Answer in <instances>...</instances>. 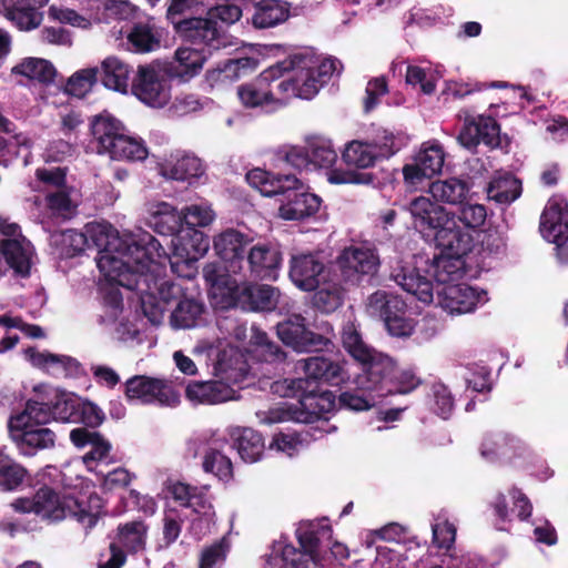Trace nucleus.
<instances>
[{
	"mask_svg": "<svg viewBox=\"0 0 568 568\" xmlns=\"http://www.w3.org/2000/svg\"><path fill=\"white\" fill-rule=\"evenodd\" d=\"M12 73L40 82H50L55 75L54 67L44 59L27 58L12 68Z\"/></svg>",
	"mask_w": 568,
	"mask_h": 568,
	"instance_id": "obj_48",
	"label": "nucleus"
},
{
	"mask_svg": "<svg viewBox=\"0 0 568 568\" xmlns=\"http://www.w3.org/2000/svg\"><path fill=\"white\" fill-rule=\"evenodd\" d=\"M203 468L222 480H230L233 476L231 459L217 450H211L205 455Z\"/></svg>",
	"mask_w": 568,
	"mask_h": 568,
	"instance_id": "obj_64",
	"label": "nucleus"
},
{
	"mask_svg": "<svg viewBox=\"0 0 568 568\" xmlns=\"http://www.w3.org/2000/svg\"><path fill=\"white\" fill-rule=\"evenodd\" d=\"M458 116L464 118V125L458 134L459 143L467 149H475L478 144L495 149L501 146L500 125L490 115H470L468 111H460Z\"/></svg>",
	"mask_w": 568,
	"mask_h": 568,
	"instance_id": "obj_9",
	"label": "nucleus"
},
{
	"mask_svg": "<svg viewBox=\"0 0 568 568\" xmlns=\"http://www.w3.org/2000/svg\"><path fill=\"white\" fill-rule=\"evenodd\" d=\"M246 181L264 196H277L282 195L284 192V182L282 176L260 168L247 172Z\"/></svg>",
	"mask_w": 568,
	"mask_h": 568,
	"instance_id": "obj_43",
	"label": "nucleus"
},
{
	"mask_svg": "<svg viewBox=\"0 0 568 568\" xmlns=\"http://www.w3.org/2000/svg\"><path fill=\"white\" fill-rule=\"evenodd\" d=\"M125 393L130 399H138L143 404L172 407L180 402V395L170 382L144 375L129 378L125 383Z\"/></svg>",
	"mask_w": 568,
	"mask_h": 568,
	"instance_id": "obj_7",
	"label": "nucleus"
},
{
	"mask_svg": "<svg viewBox=\"0 0 568 568\" xmlns=\"http://www.w3.org/2000/svg\"><path fill=\"white\" fill-rule=\"evenodd\" d=\"M480 454L489 462L511 459L517 454V440L505 433L487 434L483 439Z\"/></svg>",
	"mask_w": 568,
	"mask_h": 568,
	"instance_id": "obj_36",
	"label": "nucleus"
},
{
	"mask_svg": "<svg viewBox=\"0 0 568 568\" xmlns=\"http://www.w3.org/2000/svg\"><path fill=\"white\" fill-rule=\"evenodd\" d=\"M342 68L338 59L321 58L313 47L286 48V90L300 99L311 100Z\"/></svg>",
	"mask_w": 568,
	"mask_h": 568,
	"instance_id": "obj_2",
	"label": "nucleus"
},
{
	"mask_svg": "<svg viewBox=\"0 0 568 568\" xmlns=\"http://www.w3.org/2000/svg\"><path fill=\"white\" fill-rule=\"evenodd\" d=\"M432 241L440 251L457 256H466L476 246L473 232L460 226L456 221L455 214H452L448 217V222H445L437 230Z\"/></svg>",
	"mask_w": 568,
	"mask_h": 568,
	"instance_id": "obj_19",
	"label": "nucleus"
},
{
	"mask_svg": "<svg viewBox=\"0 0 568 568\" xmlns=\"http://www.w3.org/2000/svg\"><path fill=\"white\" fill-rule=\"evenodd\" d=\"M230 436L234 442L241 458L246 463H254L260 459L264 450L262 436L248 427H232Z\"/></svg>",
	"mask_w": 568,
	"mask_h": 568,
	"instance_id": "obj_32",
	"label": "nucleus"
},
{
	"mask_svg": "<svg viewBox=\"0 0 568 568\" xmlns=\"http://www.w3.org/2000/svg\"><path fill=\"white\" fill-rule=\"evenodd\" d=\"M283 16L281 0H264L257 6L252 20L256 28H270L277 24Z\"/></svg>",
	"mask_w": 568,
	"mask_h": 568,
	"instance_id": "obj_54",
	"label": "nucleus"
},
{
	"mask_svg": "<svg viewBox=\"0 0 568 568\" xmlns=\"http://www.w3.org/2000/svg\"><path fill=\"white\" fill-rule=\"evenodd\" d=\"M49 17L61 23H68L81 29H89L97 17L93 13L80 14L77 11L62 6H51L48 10Z\"/></svg>",
	"mask_w": 568,
	"mask_h": 568,
	"instance_id": "obj_60",
	"label": "nucleus"
},
{
	"mask_svg": "<svg viewBox=\"0 0 568 568\" xmlns=\"http://www.w3.org/2000/svg\"><path fill=\"white\" fill-rule=\"evenodd\" d=\"M180 36L205 51L219 50L225 43L221 39L216 23L210 18H191L174 24Z\"/></svg>",
	"mask_w": 568,
	"mask_h": 568,
	"instance_id": "obj_18",
	"label": "nucleus"
},
{
	"mask_svg": "<svg viewBox=\"0 0 568 568\" xmlns=\"http://www.w3.org/2000/svg\"><path fill=\"white\" fill-rule=\"evenodd\" d=\"M540 233L545 240L561 247L568 241V203L561 196L548 200L540 216Z\"/></svg>",
	"mask_w": 568,
	"mask_h": 568,
	"instance_id": "obj_16",
	"label": "nucleus"
},
{
	"mask_svg": "<svg viewBox=\"0 0 568 568\" xmlns=\"http://www.w3.org/2000/svg\"><path fill=\"white\" fill-rule=\"evenodd\" d=\"M307 381H291L286 385V398L295 397L296 404H286V419L311 424L328 419V414L337 408L336 396L332 390L308 386Z\"/></svg>",
	"mask_w": 568,
	"mask_h": 568,
	"instance_id": "obj_6",
	"label": "nucleus"
},
{
	"mask_svg": "<svg viewBox=\"0 0 568 568\" xmlns=\"http://www.w3.org/2000/svg\"><path fill=\"white\" fill-rule=\"evenodd\" d=\"M27 356L36 367L44 369L53 376H67L77 372L79 363L67 355H57L48 352L29 349Z\"/></svg>",
	"mask_w": 568,
	"mask_h": 568,
	"instance_id": "obj_29",
	"label": "nucleus"
},
{
	"mask_svg": "<svg viewBox=\"0 0 568 568\" xmlns=\"http://www.w3.org/2000/svg\"><path fill=\"white\" fill-rule=\"evenodd\" d=\"M314 291V306L323 313H332L343 303V290L336 283H328L326 278Z\"/></svg>",
	"mask_w": 568,
	"mask_h": 568,
	"instance_id": "obj_49",
	"label": "nucleus"
},
{
	"mask_svg": "<svg viewBox=\"0 0 568 568\" xmlns=\"http://www.w3.org/2000/svg\"><path fill=\"white\" fill-rule=\"evenodd\" d=\"M247 241L244 235L233 229L215 236L213 246L217 255L224 260H232L242 255Z\"/></svg>",
	"mask_w": 568,
	"mask_h": 568,
	"instance_id": "obj_47",
	"label": "nucleus"
},
{
	"mask_svg": "<svg viewBox=\"0 0 568 568\" xmlns=\"http://www.w3.org/2000/svg\"><path fill=\"white\" fill-rule=\"evenodd\" d=\"M33 191L50 192L67 187V173L63 168H38L34 180L30 183Z\"/></svg>",
	"mask_w": 568,
	"mask_h": 568,
	"instance_id": "obj_44",
	"label": "nucleus"
},
{
	"mask_svg": "<svg viewBox=\"0 0 568 568\" xmlns=\"http://www.w3.org/2000/svg\"><path fill=\"white\" fill-rule=\"evenodd\" d=\"M132 93L144 104L163 108L171 99V85L165 75L149 65H141L132 81Z\"/></svg>",
	"mask_w": 568,
	"mask_h": 568,
	"instance_id": "obj_10",
	"label": "nucleus"
},
{
	"mask_svg": "<svg viewBox=\"0 0 568 568\" xmlns=\"http://www.w3.org/2000/svg\"><path fill=\"white\" fill-rule=\"evenodd\" d=\"M308 152L311 164L318 168H331L337 161V152L335 151L331 140L323 138H314L308 142Z\"/></svg>",
	"mask_w": 568,
	"mask_h": 568,
	"instance_id": "obj_53",
	"label": "nucleus"
},
{
	"mask_svg": "<svg viewBox=\"0 0 568 568\" xmlns=\"http://www.w3.org/2000/svg\"><path fill=\"white\" fill-rule=\"evenodd\" d=\"M71 442L78 447L89 446L82 460L88 470L103 474V467L114 463L111 444L99 433L85 428H75L70 433Z\"/></svg>",
	"mask_w": 568,
	"mask_h": 568,
	"instance_id": "obj_14",
	"label": "nucleus"
},
{
	"mask_svg": "<svg viewBox=\"0 0 568 568\" xmlns=\"http://www.w3.org/2000/svg\"><path fill=\"white\" fill-rule=\"evenodd\" d=\"M230 551V542L226 537L204 547L199 557V568H220Z\"/></svg>",
	"mask_w": 568,
	"mask_h": 568,
	"instance_id": "obj_58",
	"label": "nucleus"
},
{
	"mask_svg": "<svg viewBox=\"0 0 568 568\" xmlns=\"http://www.w3.org/2000/svg\"><path fill=\"white\" fill-rule=\"evenodd\" d=\"M125 126L110 113H101L93 118L91 131L98 144V152L105 153L112 144L124 133Z\"/></svg>",
	"mask_w": 568,
	"mask_h": 568,
	"instance_id": "obj_27",
	"label": "nucleus"
},
{
	"mask_svg": "<svg viewBox=\"0 0 568 568\" xmlns=\"http://www.w3.org/2000/svg\"><path fill=\"white\" fill-rule=\"evenodd\" d=\"M258 84L267 90V94L280 103L284 94V67L281 62L264 70L258 79Z\"/></svg>",
	"mask_w": 568,
	"mask_h": 568,
	"instance_id": "obj_56",
	"label": "nucleus"
},
{
	"mask_svg": "<svg viewBox=\"0 0 568 568\" xmlns=\"http://www.w3.org/2000/svg\"><path fill=\"white\" fill-rule=\"evenodd\" d=\"M243 295L246 297L251 308L254 311L272 310L280 297V293L277 291L265 284L247 286L243 291Z\"/></svg>",
	"mask_w": 568,
	"mask_h": 568,
	"instance_id": "obj_51",
	"label": "nucleus"
},
{
	"mask_svg": "<svg viewBox=\"0 0 568 568\" xmlns=\"http://www.w3.org/2000/svg\"><path fill=\"white\" fill-rule=\"evenodd\" d=\"M99 74L98 68H87L75 72L65 84V92L77 97L83 98L91 91Z\"/></svg>",
	"mask_w": 568,
	"mask_h": 568,
	"instance_id": "obj_57",
	"label": "nucleus"
},
{
	"mask_svg": "<svg viewBox=\"0 0 568 568\" xmlns=\"http://www.w3.org/2000/svg\"><path fill=\"white\" fill-rule=\"evenodd\" d=\"M173 255L182 262L196 261L209 248V242L203 233L194 231L190 239L174 236L171 240Z\"/></svg>",
	"mask_w": 568,
	"mask_h": 568,
	"instance_id": "obj_41",
	"label": "nucleus"
},
{
	"mask_svg": "<svg viewBox=\"0 0 568 568\" xmlns=\"http://www.w3.org/2000/svg\"><path fill=\"white\" fill-rule=\"evenodd\" d=\"M429 192L437 202L450 205L463 204L470 192L468 179L448 178L429 183Z\"/></svg>",
	"mask_w": 568,
	"mask_h": 568,
	"instance_id": "obj_26",
	"label": "nucleus"
},
{
	"mask_svg": "<svg viewBox=\"0 0 568 568\" xmlns=\"http://www.w3.org/2000/svg\"><path fill=\"white\" fill-rule=\"evenodd\" d=\"M438 305L449 314L473 312L478 302L477 291L466 284H448L437 291Z\"/></svg>",
	"mask_w": 568,
	"mask_h": 568,
	"instance_id": "obj_21",
	"label": "nucleus"
},
{
	"mask_svg": "<svg viewBox=\"0 0 568 568\" xmlns=\"http://www.w3.org/2000/svg\"><path fill=\"white\" fill-rule=\"evenodd\" d=\"M51 420L62 423H85L97 425L102 422L101 410L93 404L84 403L72 394H61L51 407Z\"/></svg>",
	"mask_w": 568,
	"mask_h": 568,
	"instance_id": "obj_17",
	"label": "nucleus"
},
{
	"mask_svg": "<svg viewBox=\"0 0 568 568\" xmlns=\"http://www.w3.org/2000/svg\"><path fill=\"white\" fill-rule=\"evenodd\" d=\"M342 160L349 168L364 170L373 168L378 158L368 141L353 140L345 145Z\"/></svg>",
	"mask_w": 568,
	"mask_h": 568,
	"instance_id": "obj_40",
	"label": "nucleus"
},
{
	"mask_svg": "<svg viewBox=\"0 0 568 568\" xmlns=\"http://www.w3.org/2000/svg\"><path fill=\"white\" fill-rule=\"evenodd\" d=\"M408 211L412 215L414 227L423 235L424 239L430 240L435 236L448 217L452 215L438 202H434L428 197L419 196L414 199Z\"/></svg>",
	"mask_w": 568,
	"mask_h": 568,
	"instance_id": "obj_15",
	"label": "nucleus"
},
{
	"mask_svg": "<svg viewBox=\"0 0 568 568\" xmlns=\"http://www.w3.org/2000/svg\"><path fill=\"white\" fill-rule=\"evenodd\" d=\"M464 256L440 252L432 260L426 273H432V277L425 275L416 266L398 262L392 267L389 277L402 287L403 291L415 296L418 301L429 304L434 298L433 278L438 284H448L463 276Z\"/></svg>",
	"mask_w": 568,
	"mask_h": 568,
	"instance_id": "obj_3",
	"label": "nucleus"
},
{
	"mask_svg": "<svg viewBox=\"0 0 568 568\" xmlns=\"http://www.w3.org/2000/svg\"><path fill=\"white\" fill-rule=\"evenodd\" d=\"M322 200L294 173L286 172V221H306L318 212Z\"/></svg>",
	"mask_w": 568,
	"mask_h": 568,
	"instance_id": "obj_13",
	"label": "nucleus"
},
{
	"mask_svg": "<svg viewBox=\"0 0 568 568\" xmlns=\"http://www.w3.org/2000/svg\"><path fill=\"white\" fill-rule=\"evenodd\" d=\"M1 253L18 274L27 275L30 270L32 247L27 239H2Z\"/></svg>",
	"mask_w": 568,
	"mask_h": 568,
	"instance_id": "obj_33",
	"label": "nucleus"
},
{
	"mask_svg": "<svg viewBox=\"0 0 568 568\" xmlns=\"http://www.w3.org/2000/svg\"><path fill=\"white\" fill-rule=\"evenodd\" d=\"M341 341L343 348L358 365L367 363L368 358L377 352L364 341L358 326L351 321L343 325Z\"/></svg>",
	"mask_w": 568,
	"mask_h": 568,
	"instance_id": "obj_34",
	"label": "nucleus"
},
{
	"mask_svg": "<svg viewBox=\"0 0 568 568\" xmlns=\"http://www.w3.org/2000/svg\"><path fill=\"white\" fill-rule=\"evenodd\" d=\"M45 205L52 216L63 219L71 216L77 206L70 196L68 186L47 194Z\"/></svg>",
	"mask_w": 568,
	"mask_h": 568,
	"instance_id": "obj_59",
	"label": "nucleus"
},
{
	"mask_svg": "<svg viewBox=\"0 0 568 568\" xmlns=\"http://www.w3.org/2000/svg\"><path fill=\"white\" fill-rule=\"evenodd\" d=\"M413 159L417 161L420 166L426 169V172L435 176L442 172L445 152L440 144L427 142L423 144Z\"/></svg>",
	"mask_w": 568,
	"mask_h": 568,
	"instance_id": "obj_52",
	"label": "nucleus"
},
{
	"mask_svg": "<svg viewBox=\"0 0 568 568\" xmlns=\"http://www.w3.org/2000/svg\"><path fill=\"white\" fill-rule=\"evenodd\" d=\"M4 17L12 21L20 30L29 31L38 28L42 22V13L34 7L18 4L4 13Z\"/></svg>",
	"mask_w": 568,
	"mask_h": 568,
	"instance_id": "obj_55",
	"label": "nucleus"
},
{
	"mask_svg": "<svg viewBox=\"0 0 568 568\" xmlns=\"http://www.w3.org/2000/svg\"><path fill=\"white\" fill-rule=\"evenodd\" d=\"M50 422V405L30 399L22 410L9 417L8 429L20 452L23 455L33 456L39 450L55 446L57 435L48 427Z\"/></svg>",
	"mask_w": 568,
	"mask_h": 568,
	"instance_id": "obj_4",
	"label": "nucleus"
},
{
	"mask_svg": "<svg viewBox=\"0 0 568 568\" xmlns=\"http://www.w3.org/2000/svg\"><path fill=\"white\" fill-rule=\"evenodd\" d=\"M288 276L298 288L311 292L326 278L325 265L314 254L293 256Z\"/></svg>",
	"mask_w": 568,
	"mask_h": 568,
	"instance_id": "obj_20",
	"label": "nucleus"
},
{
	"mask_svg": "<svg viewBox=\"0 0 568 568\" xmlns=\"http://www.w3.org/2000/svg\"><path fill=\"white\" fill-rule=\"evenodd\" d=\"M327 521V518L301 521L295 530L300 548L308 554H318L321 539L332 537L333 529Z\"/></svg>",
	"mask_w": 568,
	"mask_h": 568,
	"instance_id": "obj_28",
	"label": "nucleus"
},
{
	"mask_svg": "<svg viewBox=\"0 0 568 568\" xmlns=\"http://www.w3.org/2000/svg\"><path fill=\"white\" fill-rule=\"evenodd\" d=\"M251 268L261 277H276L281 263L280 253L265 245H256L248 254Z\"/></svg>",
	"mask_w": 568,
	"mask_h": 568,
	"instance_id": "obj_39",
	"label": "nucleus"
},
{
	"mask_svg": "<svg viewBox=\"0 0 568 568\" xmlns=\"http://www.w3.org/2000/svg\"><path fill=\"white\" fill-rule=\"evenodd\" d=\"M113 160L140 161L148 156V150L141 140L131 136L128 130L105 152Z\"/></svg>",
	"mask_w": 568,
	"mask_h": 568,
	"instance_id": "obj_42",
	"label": "nucleus"
},
{
	"mask_svg": "<svg viewBox=\"0 0 568 568\" xmlns=\"http://www.w3.org/2000/svg\"><path fill=\"white\" fill-rule=\"evenodd\" d=\"M301 363H303L305 377L294 378L293 381H307L308 386H341L349 379L346 361H334L326 356H313L302 359Z\"/></svg>",
	"mask_w": 568,
	"mask_h": 568,
	"instance_id": "obj_12",
	"label": "nucleus"
},
{
	"mask_svg": "<svg viewBox=\"0 0 568 568\" xmlns=\"http://www.w3.org/2000/svg\"><path fill=\"white\" fill-rule=\"evenodd\" d=\"M185 394L192 403L203 405H215L239 399L236 392L220 381L190 383Z\"/></svg>",
	"mask_w": 568,
	"mask_h": 568,
	"instance_id": "obj_22",
	"label": "nucleus"
},
{
	"mask_svg": "<svg viewBox=\"0 0 568 568\" xmlns=\"http://www.w3.org/2000/svg\"><path fill=\"white\" fill-rule=\"evenodd\" d=\"M163 30L153 23H138L128 34V42L135 52L145 53L161 47Z\"/></svg>",
	"mask_w": 568,
	"mask_h": 568,
	"instance_id": "obj_37",
	"label": "nucleus"
},
{
	"mask_svg": "<svg viewBox=\"0 0 568 568\" xmlns=\"http://www.w3.org/2000/svg\"><path fill=\"white\" fill-rule=\"evenodd\" d=\"M487 197L498 204L508 205L516 201L523 192L521 181L511 173L496 175L488 183Z\"/></svg>",
	"mask_w": 568,
	"mask_h": 568,
	"instance_id": "obj_35",
	"label": "nucleus"
},
{
	"mask_svg": "<svg viewBox=\"0 0 568 568\" xmlns=\"http://www.w3.org/2000/svg\"><path fill=\"white\" fill-rule=\"evenodd\" d=\"M336 264L345 282L359 284L364 276H373L379 267V257L375 248L351 245L336 258Z\"/></svg>",
	"mask_w": 568,
	"mask_h": 568,
	"instance_id": "obj_8",
	"label": "nucleus"
},
{
	"mask_svg": "<svg viewBox=\"0 0 568 568\" xmlns=\"http://www.w3.org/2000/svg\"><path fill=\"white\" fill-rule=\"evenodd\" d=\"M210 55V51H205L204 48L181 47L176 49L174 61L170 67L171 75L183 81L194 78L201 72Z\"/></svg>",
	"mask_w": 568,
	"mask_h": 568,
	"instance_id": "obj_23",
	"label": "nucleus"
},
{
	"mask_svg": "<svg viewBox=\"0 0 568 568\" xmlns=\"http://www.w3.org/2000/svg\"><path fill=\"white\" fill-rule=\"evenodd\" d=\"M89 501L94 505V509L88 510L77 499L70 496L60 497L52 489L44 487L32 498L16 499L11 507L18 513H34L49 521H59L72 516L85 528H92L99 519L101 500L97 495H91Z\"/></svg>",
	"mask_w": 568,
	"mask_h": 568,
	"instance_id": "obj_5",
	"label": "nucleus"
},
{
	"mask_svg": "<svg viewBox=\"0 0 568 568\" xmlns=\"http://www.w3.org/2000/svg\"><path fill=\"white\" fill-rule=\"evenodd\" d=\"M148 224L162 235H174L180 231L183 222V212L179 213L166 202H151L146 204Z\"/></svg>",
	"mask_w": 568,
	"mask_h": 568,
	"instance_id": "obj_24",
	"label": "nucleus"
},
{
	"mask_svg": "<svg viewBox=\"0 0 568 568\" xmlns=\"http://www.w3.org/2000/svg\"><path fill=\"white\" fill-rule=\"evenodd\" d=\"M160 173L168 179L185 181L201 176L203 174V165L195 155L176 152L160 164Z\"/></svg>",
	"mask_w": 568,
	"mask_h": 568,
	"instance_id": "obj_25",
	"label": "nucleus"
},
{
	"mask_svg": "<svg viewBox=\"0 0 568 568\" xmlns=\"http://www.w3.org/2000/svg\"><path fill=\"white\" fill-rule=\"evenodd\" d=\"M422 384V378L413 366L400 367L395 364L394 376L389 384L387 395H406L415 390Z\"/></svg>",
	"mask_w": 568,
	"mask_h": 568,
	"instance_id": "obj_50",
	"label": "nucleus"
},
{
	"mask_svg": "<svg viewBox=\"0 0 568 568\" xmlns=\"http://www.w3.org/2000/svg\"><path fill=\"white\" fill-rule=\"evenodd\" d=\"M475 233L477 245L479 246L478 253L493 255L504 252L506 243L497 227L489 226L486 230H480Z\"/></svg>",
	"mask_w": 568,
	"mask_h": 568,
	"instance_id": "obj_62",
	"label": "nucleus"
},
{
	"mask_svg": "<svg viewBox=\"0 0 568 568\" xmlns=\"http://www.w3.org/2000/svg\"><path fill=\"white\" fill-rule=\"evenodd\" d=\"M203 304L194 298L179 301L170 315V325L174 329H190L202 322Z\"/></svg>",
	"mask_w": 568,
	"mask_h": 568,
	"instance_id": "obj_38",
	"label": "nucleus"
},
{
	"mask_svg": "<svg viewBox=\"0 0 568 568\" xmlns=\"http://www.w3.org/2000/svg\"><path fill=\"white\" fill-rule=\"evenodd\" d=\"M332 344L331 339L307 329L305 326L286 327V347L297 353L322 352Z\"/></svg>",
	"mask_w": 568,
	"mask_h": 568,
	"instance_id": "obj_31",
	"label": "nucleus"
},
{
	"mask_svg": "<svg viewBox=\"0 0 568 568\" xmlns=\"http://www.w3.org/2000/svg\"><path fill=\"white\" fill-rule=\"evenodd\" d=\"M100 80L110 90L126 93L130 84L131 69L116 57H108L101 62Z\"/></svg>",
	"mask_w": 568,
	"mask_h": 568,
	"instance_id": "obj_30",
	"label": "nucleus"
},
{
	"mask_svg": "<svg viewBox=\"0 0 568 568\" xmlns=\"http://www.w3.org/2000/svg\"><path fill=\"white\" fill-rule=\"evenodd\" d=\"M487 217L486 206L477 203H469L467 200L459 205L458 220L464 227L471 231L473 234L477 227L481 226Z\"/></svg>",
	"mask_w": 568,
	"mask_h": 568,
	"instance_id": "obj_63",
	"label": "nucleus"
},
{
	"mask_svg": "<svg viewBox=\"0 0 568 568\" xmlns=\"http://www.w3.org/2000/svg\"><path fill=\"white\" fill-rule=\"evenodd\" d=\"M369 305L378 311L383 321L407 314V304L402 297L384 291H377L369 297Z\"/></svg>",
	"mask_w": 568,
	"mask_h": 568,
	"instance_id": "obj_46",
	"label": "nucleus"
},
{
	"mask_svg": "<svg viewBox=\"0 0 568 568\" xmlns=\"http://www.w3.org/2000/svg\"><path fill=\"white\" fill-rule=\"evenodd\" d=\"M396 361L387 354L376 352L367 363L361 365L362 372L355 384L362 390L376 392L378 397L387 396Z\"/></svg>",
	"mask_w": 568,
	"mask_h": 568,
	"instance_id": "obj_11",
	"label": "nucleus"
},
{
	"mask_svg": "<svg viewBox=\"0 0 568 568\" xmlns=\"http://www.w3.org/2000/svg\"><path fill=\"white\" fill-rule=\"evenodd\" d=\"M146 526L141 521L128 523L118 528L116 544L131 552L145 548Z\"/></svg>",
	"mask_w": 568,
	"mask_h": 568,
	"instance_id": "obj_45",
	"label": "nucleus"
},
{
	"mask_svg": "<svg viewBox=\"0 0 568 568\" xmlns=\"http://www.w3.org/2000/svg\"><path fill=\"white\" fill-rule=\"evenodd\" d=\"M62 244L68 255L79 254L87 248H97V265L111 284H118L140 295L144 315L153 325L163 323L171 302L181 294L180 287L164 278L168 257L161 244L150 233L120 234L109 223H89L84 231L67 230Z\"/></svg>",
	"mask_w": 568,
	"mask_h": 568,
	"instance_id": "obj_1",
	"label": "nucleus"
},
{
	"mask_svg": "<svg viewBox=\"0 0 568 568\" xmlns=\"http://www.w3.org/2000/svg\"><path fill=\"white\" fill-rule=\"evenodd\" d=\"M26 469L11 459L0 455V488L3 490L16 489L26 477Z\"/></svg>",
	"mask_w": 568,
	"mask_h": 568,
	"instance_id": "obj_61",
	"label": "nucleus"
}]
</instances>
